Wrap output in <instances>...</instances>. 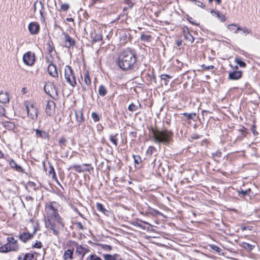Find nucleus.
Instances as JSON below:
<instances>
[{
  "label": "nucleus",
  "instance_id": "nucleus-1",
  "mask_svg": "<svg viewBox=\"0 0 260 260\" xmlns=\"http://www.w3.org/2000/svg\"><path fill=\"white\" fill-rule=\"evenodd\" d=\"M136 61V56L131 50H124L119 55L118 65L122 70L130 69Z\"/></svg>",
  "mask_w": 260,
  "mask_h": 260
},
{
  "label": "nucleus",
  "instance_id": "nucleus-2",
  "mask_svg": "<svg viewBox=\"0 0 260 260\" xmlns=\"http://www.w3.org/2000/svg\"><path fill=\"white\" fill-rule=\"evenodd\" d=\"M173 133L167 129H152V140L154 143L167 145L172 140Z\"/></svg>",
  "mask_w": 260,
  "mask_h": 260
},
{
  "label": "nucleus",
  "instance_id": "nucleus-3",
  "mask_svg": "<svg viewBox=\"0 0 260 260\" xmlns=\"http://www.w3.org/2000/svg\"><path fill=\"white\" fill-rule=\"evenodd\" d=\"M46 226L53 231L55 235H58L59 229L63 227L60 217L54 218H51L45 223Z\"/></svg>",
  "mask_w": 260,
  "mask_h": 260
},
{
  "label": "nucleus",
  "instance_id": "nucleus-4",
  "mask_svg": "<svg viewBox=\"0 0 260 260\" xmlns=\"http://www.w3.org/2000/svg\"><path fill=\"white\" fill-rule=\"evenodd\" d=\"M24 104L28 116L32 120L37 119L38 117V110L34 103L31 101H25Z\"/></svg>",
  "mask_w": 260,
  "mask_h": 260
},
{
  "label": "nucleus",
  "instance_id": "nucleus-5",
  "mask_svg": "<svg viewBox=\"0 0 260 260\" xmlns=\"http://www.w3.org/2000/svg\"><path fill=\"white\" fill-rule=\"evenodd\" d=\"M64 74L67 81L72 86L74 87L76 84V81L73 71L70 66H66L64 67Z\"/></svg>",
  "mask_w": 260,
  "mask_h": 260
},
{
  "label": "nucleus",
  "instance_id": "nucleus-6",
  "mask_svg": "<svg viewBox=\"0 0 260 260\" xmlns=\"http://www.w3.org/2000/svg\"><path fill=\"white\" fill-rule=\"evenodd\" d=\"M45 211L48 219L47 220L60 217L58 214L57 209H56L54 206V203L46 206Z\"/></svg>",
  "mask_w": 260,
  "mask_h": 260
},
{
  "label": "nucleus",
  "instance_id": "nucleus-7",
  "mask_svg": "<svg viewBox=\"0 0 260 260\" xmlns=\"http://www.w3.org/2000/svg\"><path fill=\"white\" fill-rule=\"evenodd\" d=\"M18 246L17 242L14 243H7L5 245L0 247V252H7L10 251H16L18 249Z\"/></svg>",
  "mask_w": 260,
  "mask_h": 260
},
{
  "label": "nucleus",
  "instance_id": "nucleus-8",
  "mask_svg": "<svg viewBox=\"0 0 260 260\" xmlns=\"http://www.w3.org/2000/svg\"><path fill=\"white\" fill-rule=\"evenodd\" d=\"M23 60L25 64L28 66H32L35 61V56L34 53L31 52H27L24 54Z\"/></svg>",
  "mask_w": 260,
  "mask_h": 260
},
{
  "label": "nucleus",
  "instance_id": "nucleus-9",
  "mask_svg": "<svg viewBox=\"0 0 260 260\" xmlns=\"http://www.w3.org/2000/svg\"><path fill=\"white\" fill-rule=\"evenodd\" d=\"M55 103L52 101H48L46 106V113L49 116H52L55 112Z\"/></svg>",
  "mask_w": 260,
  "mask_h": 260
},
{
  "label": "nucleus",
  "instance_id": "nucleus-10",
  "mask_svg": "<svg viewBox=\"0 0 260 260\" xmlns=\"http://www.w3.org/2000/svg\"><path fill=\"white\" fill-rule=\"evenodd\" d=\"M104 260H123L121 256L118 253L107 254L102 255Z\"/></svg>",
  "mask_w": 260,
  "mask_h": 260
},
{
  "label": "nucleus",
  "instance_id": "nucleus-11",
  "mask_svg": "<svg viewBox=\"0 0 260 260\" xmlns=\"http://www.w3.org/2000/svg\"><path fill=\"white\" fill-rule=\"evenodd\" d=\"M40 26L39 24L35 22H32L29 23L28 25V29L30 33L32 35L37 34L39 31Z\"/></svg>",
  "mask_w": 260,
  "mask_h": 260
},
{
  "label": "nucleus",
  "instance_id": "nucleus-12",
  "mask_svg": "<svg viewBox=\"0 0 260 260\" xmlns=\"http://www.w3.org/2000/svg\"><path fill=\"white\" fill-rule=\"evenodd\" d=\"M63 40L64 46L66 47L69 48L71 46H74L75 44L74 40L66 34H64Z\"/></svg>",
  "mask_w": 260,
  "mask_h": 260
},
{
  "label": "nucleus",
  "instance_id": "nucleus-13",
  "mask_svg": "<svg viewBox=\"0 0 260 260\" xmlns=\"http://www.w3.org/2000/svg\"><path fill=\"white\" fill-rule=\"evenodd\" d=\"M36 232V230H34L32 234H30L29 233H23L19 235V238L21 241L25 242L32 238Z\"/></svg>",
  "mask_w": 260,
  "mask_h": 260
},
{
  "label": "nucleus",
  "instance_id": "nucleus-14",
  "mask_svg": "<svg viewBox=\"0 0 260 260\" xmlns=\"http://www.w3.org/2000/svg\"><path fill=\"white\" fill-rule=\"evenodd\" d=\"M48 72L50 75L53 77H58V73L56 66L53 64H50L48 67Z\"/></svg>",
  "mask_w": 260,
  "mask_h": 260
},
{
  "label": "nucleus",
  "instance_id": "nucleus-15",
  "mask_svg": "<svg viewBox=\"0 0 260 260\" xmlns=\"http://www.w3.org/2000/svg\"><path fill=\"white\" fill-rule=\"evenodd\" d=\"M51 85L49 84L45 85L44 86L45 91L51 96L53 95H57V91L54 87L51 89V91L49 89V87H51Z\"/></svg>",
  "mask_w": 260,
  "mask_h": 260
},
{
  "label": "nucleus",
  "instance_id": "nucleus-16",
  "mask_svg": "<svg viewBox=\"0 0 260 260\" xmlns=\"http://www.w3.org/2000/svg\"><path fill=\"white\" fill-rule=\"evenodd\" d=\"M242 72L241 71H234L229 74V78L232 80H237L241 78Z\"/></svg>",
  "mask_w": 260,
  "mask_h": 260
},
{
  "label": "nucleus",
  "instance_id": "nucleus-17",
  "mask_svg": "<svg viewBox=\"0 0 260 260\" xmlns=\"http://www.w3.org/2000/svg\"><path fill=\"white\" fill-rule=\"evenodd\" d=\"M88 251V250L83 247V246L81 245H77L76 246V252L78 253L79 254H81L82 255V257H83V256L87 253Z\"/></svg>",
  "mask_w": 260,
  "mask_h": 260
},
{
  "label": "nucleus",
  "instance_id": "nucleus-18",
  "mask_svg": "<svg viewBox=\"0 0 260 260\" xmlns=\"http://www.w3.org/2000/svg\"><path fill=\"white\" fill-rule=\"evenodd\" d=\"M36 134L37 137H40L43 139L48 138L49 137L48 134L44 131H40L39 129H35Z\"/></svg>",
  "mask_w": 260,
  "mask_h": 260
},
{
  "label": "nucleus",
  "instance_id": "nucleus-19",
  "mask_svg": "<svg viewBox=\"0 0 260 260\" xmlns=\"http://www.w3.org/2000/svg\"><path fill=\"white\" fill-rule=\"evenodd\" d=\"M73 249H68L64 251V253L63 255V259L64 260H67L68 258H69L70 260L72 259L73 258Z\"/></svg>",
  "mask_w": 260,
  "mask_h": 260
},
{
  "label": "nucleus",
  "instance_id": "nucleus-20",
  "mask_svg": "<svg viewBox=\"0 0 260 260\" xmlns=\"http://www.w3.org/2000/svg\"><path fill=\"white\" fill-rule=\"evenodd\" d=\"M0 102L4 104L9 102V97L7 93L1 92L0 93Z\"/></svg>",
  "mask_w": 260,
  "mask_h": 260
},
{
  "label": "nucleus",
  "instance_id": "nucleus-21",
  "mask_svg": "<svg viewBox=\"0 0 260 260\" xmlns=\"http://www.w3.org/2000/svg\"><path fill=\"white\" fill-rule=\"evenodd\" d=\"M9 164L11 168L15 169L16 170L19 172L23 171L22 168L20 166L18 165L14 160H11Z\"/></svg>",
  "mask_w": 260,
  "mask_h": 260
},
{
  "label": "nucleus",
  "instance_id": "nucleus-22",
  "mask_svg": "<svg viewBox=\"0 0 260 260\" xmlns=\"http://www.w3.org/2000/svg\"><path fill=\"white\" fill-rule=\"evenodd\" d=\"M75 114L76 116V120L79 122H81L83 121V115L81 111H75Z\"/></svg>",
  "mask_w": 260,
  "mask_h": 260
},
{
  "label": "nucleus",
  "instance_id": "nucleus-23",
  "mask_svg": "<svg viewBox=\"0 0 260 260\" xmlns=\"http://www.w3.org/2000/svg\"><path fill=\"white\" fill-rule=\"evenodd\" d=\"M228 28L231 31H233L235 33H237V31L239 30L242 29L241 28L238 27L236 24H232L229 25L228 26Z\"/></svg>",
  "mask_w": 260,
  "mask_h": 260
},
{
  "label": "nucleus",
  "instance_id": "nucleus-24",
  "mask_svg": "<svg viewBox=\"0 0 260 260\" xmlns=\"http://www.w3.org/2000/svg\"><path fill=\"white\" fill-rule=\"evenodd\" d=\"M141 105L139 103L136 104L132 103L130 104L128 107V109L129 111L134 112L136 111L139 107H140Z\"/></svg>",
  "mask_w": 260,
  "mask_h": 260
},
{
  "label": "nucleus",
  "instance_id": "nucleus-25",
  "mask_svg": "<svg viewBox=\"0 0 260 260\" xmlns=\"http://www.w3.org/2000/svg\"><path fill=\"white\" fill-rule=\"evenodd\" d=\"M98 92L100 95L105 96L107 92V90L104 86L101 85L99 88Z\"/></svg>",
  "mask_w": 260,
  "mask_h": 260
},
{
  "label": "nucleus",
  "instance_id": "nucleus-26",
  "mask_svg": "<svg viewBox=\"0 0 260 260\" xmlns=\"http://www.w3.org/2000/svg\"><path fill=\"white\" fill-rule=\"evenodd\" d=\"M84 82L87 86L90 84L91 81L88 72H86L84 76Z\"/></svg>",
  "mask_w": 260,
  "mask_h": 260
},
{
  "label": "nucleus",
  "instance_id": "nucleus-27",
  "mask_svg": "<svg viewBox=\"0 0 260 260\" xmlns=\"http://www.w3.org/2000/svg\"><path fill=\"white\" fill-rule=\"evenodd\" d=\"M141 39L144 41L150 42L151 40V37L148 35L142 34L141 36Z\"/></svg>",
  "mask_w": 260,
  "mask_h": 260
},
{
  "label": "nucleus",
  "instance_id": "nucleus-28",
  "mask_svg": "<svg viewBox=\"0 0 260 260\" xmlns=\"http://www.w3.org/2000/svg\"><path fill=\"white\" fill-rule=\"evenodd\" d=\"M242 247L244 248L247 249L248 250H251L253 249L254 246H252V245L249 243L243 242L242 243Z\"/></svg>",
  "mask_w": 260,
  "mask_h": 260
},
{
  "label": "nucleus",
  "instance_id": "nucleus-29",
  "mask_svg": "<svg viewBox=\"0 0 260 260\" xmlns=\"http://www.w3.org/2000/svg\"><path fill=\"white\" fill-rule=\"evenodd\" d=\"M235 61L241 67H245L246 63L242 61L239 58L236 57L235 58Z\"/></svg>",
  "mask_w": 260,
  "mask_h": 260
},
{
  "label": "nucleus",
  "instance_id": "nucleus-30",
  "mask_svg": "<svg viewBox=\"0 0 260 260\" xmlns=\"http://www.w3.org/2000/svg\"><path fill=\"white\" fill-rule=\"evenodd\" d=\"M183 115H184L188 119H192L196 116V114L195 113H184Z\"/></svg>",
  "mask_w": 260,
  "mask_h": 260
},
{
  "label": "nucleus",
  "instance_id": "nucleus-31",
  "mask_svg": "<svg viewBox=\"0 0 260 260\" xmlns=\"http://www.w3.org/2000/svg\"><path fill=\"white\" fill-rule=\"evenodd\" d=\"M171 77L168 75H162L161 76V81H164V83L165 85L167 84V81L168 79H170Z\"/></svg>",
  "mask_w": 260,
  "mask_h": 260
},
{
  "label": "nucleus",
  "instance_id": "nucleus-32",
  "mask_svg": "<svg viewBox=\"0 0 260 260\" xmlns=\"http://www.w3.org/2000/svg\"><path fill=\"white\" fill-rule=\"evenodd\" d=\"M184 37L185 39L188 41L189 43H192L193 42L194 40L193 38L189 32H187V34H185Z\"/></svg>",
  "mask_w": 260,
  "mask_h": 260
},
{
  "label": "nucleus",
  "instance_id": "nucleus-33",
  "mask_svg": "<svg viewBox=\"0 0 260 260\" xmlns=\"http://www.w3.org/2000/svg\"><path fill=\"white\" fill-rule=\"evenodd\" d=\"M96 208L99 211L104 214H105V212L107 211L103 207V205L100 203L96 204Z\"/></svg>",
  "mask_w": 260,
  "mask_h": 260
},
{
  "label": "nucleus",
  "instance_id": "nucleus-34",
  "mask_svg": "<svg viewBox=\"0 0 260 260\" xmlns=\"http://www.w3.org/2000/svg\"><path fill=\"white\" fill-rule=\"evenodd\" d=\"M25 260H32L34 257V254L31 253H26L24 255Z\"/></svg>",
  "mask_w": 260,
  "mask_h": 260
},
{
  "label": "nucleus",
  "instance_id": "nucleus-35",
  "mask_svg": "<svg viewBox=\"0 0 260 260\" xmlns=\"http://www.w3.org/2000/svg\"><path fill=\"white\" fill-rule=\"evenodd\" d=\"M91 117L93 119L94 121L96 122L100 120L99 116L95 112H92L91 114Z\"/></svg>",
  "mask_w": 260,
  "mask_h": 260
},
{
  "label": "nucleus",
  "instance_id": "nucleus-36",
  "mask_svg": "<svg viewBox=\"0 0 260 260\" xmlns=\"http://www.w3.org/2000/svg\"><path fill=\"white\" fill-rule=\"evenodd\" d=\"M116 136H110V140L113 143V144L116 146L117 145V139L116 138Z\"/></svg>",
  "mask_w": 260,
  "mask_h": 260
},
{
  "label": "nucleus",
  "instance_id": "nucleus-37",
  "mask_svg": "<svg viewBox=\"0 0 260 260\" xmlns=\"http://www.w3.org/2000/svg\"><path fill=\"white\" fill-rule=\"evenodd\" d=\"M102 37L100 34L95 35V36L93 38V40L94 42H97L102 40Z\"/></svg>",
  "mask_w": 260,
  "mask_h": 260
},
{
  "label": "nucleus",
  "instance_id": "nucleus-38",
  "mask_svg": "<svg viewBox=\"0 0 260 260\" xmlns=\"http://www.w3.org/2000/svg\"><path fill=\"white\" fill-rule=\"evenodd\" d=\"M89 259V260H102L99 256L95 254L91 255Z\"/></svg>",
  "mask_w": 260,
  "mask_h": 260
},
{
  "label": "nucleus",
  "instance_id": "nucleus-39",
  "mask_svg": "<svg viewBox=\"0 0 260 260\" xmlns=\"http://www.w3.org/2000/svg\"><path fill=\"white\" fill-rule=\"evenodd\" d=\"M66 139L65 138L62 137L59 139L58 142L61 148H62V145L66 143Z\"/></svg>",
  "mask_w": 260,
  "mask_h": 260
},
{
  "label": "nucleus",
  "instance_id": "nucleus-40",
  "mask_svg": "<svg viewBox=\"0 0 260 260\" xmlns=\"http://www.w3.org/2000/svg\"><path fill=\"white\" fill-rule=\"evenodd\" d=\"M135 162L139 164L141 162V158L139 156H134Z\"/></svg>",
  "mask_w": 260,
  "mask_h": 260
},
{
  "label": "nucleus",
  "instance_id": "nucleus-41",
  "mask_svg": "<svg viewBox=\"0 0 260 260\" xmlns=\"http://www.w3.org/2000/svg\"><path fill=\"white\" fill-rule=\"evenodd\" d=\"M69 6L68 4H63L61 5V8L62 10L66 11L68 10Z\"/></svg>",
  "mask_w": 260,
  "mask_h": 260
},
{
  "label": "nucleus",
  "instance_id": "nucleus-42",
  "mask_svg": "<svg viewBox=\"0 0 260 260\" xmlns=\"http://www.w3.org/2000/svg\"><path fill=\"white\" fill-rule=\"evenodd\" d=\"M202 67L203 68V69H205V70H211V69H213L214 67L213 66H206L204 64H203L202 66Z\"/></svg>",
  "mask_w": 260,
  "mask_h": 260
},
{
  "label": "nucleus",
  "instance_id": "nucleus-43",
  "mask_svg": "<svg viewBox=\"0 0 260 260\" xmlns=\"http://www.w3.org/2000/svg\"><path fill=\"white\" fill-rule=\"evenodd\" d=\"M42 246V243L40 241H37L34 245V247L40 248Z\"/></svg>",
  "mask_w": 260,
  "mask_h": 260
},
{
  "label": "nucleus",
  "instance_id": "nucleus-44",
  "mask_svg": "<svg viewBox=\"0 0 260 260\" xmlns=\"http://www.w3.org/2000/svg\"><path fill=\"white\" fill-rule=\"evenodd\" d=\"M103 248L106 251H110L112 249V247L109 245H104L103 246Z\"/></svg>",
  "mask_w": 260,
  "mask_h": 260
},
{
  "label": "nucleus",
  "instance_id": "nucleus-45",
  "mask_svg": "<svg viewBox=\"0 0 260 260\" xmlns=\"http://www.w3.org/2000/svg\"><path fill=\"white\" fill-rule=\"evenodd\" d=\"M218 18L221 22H224L225 20V16L222 14H220L219 16L218 17Z\"/></svg>",
  "mask_w": 260,
  "mask_h": 260
},
{
  "label": "nucleus",
  "instance_id": "nucleus-46",
  "mask_svg": "<svg viewBox=\"0 0 260 260\" xmlns=\"http://www.w3.org/2000/svg\"><path fill=\"white\" fill-rule=\"evenodd\" d=\"M211 248L213 250H215L218 252H220V251H221V249L220 248H219V247H218L217 246H214V245H212L211 246Z\"/></svg>",
  "mask_w": 260,
  "mask_h": 260
},
{
  "label": "nucleus",
  "instance_id": "nucleus-47",
  "mask_svg": "<svg viewBox=\"0 0 260 260\" xmlns=\"http://www.w3.org/2000/svg\"><path fill=\"white\" fill-rule=\"evenodd\" d=\"M38 5H40L41 7H42V3L41 2H36L34 3V10L36 11V6Z\"/></svg>",
  "mask_w": 260,
  "mask_h": 260
},
{
  "label": "nucleus",
  "instance_id": "nucleus-48",
  "mask_svg": "<svg viewBox=\"0 0 260 260\" xmlns=\"http://www.w3.org/2000/svg\"><path fill=\"white\" fill-rule=\"evenodd\" d=\"M76 226L78 229L80 230H83V226L80 222H77L76 223Z\"/></svg>",
  "mask_w": 260,
  "mask_h": 260
},
{
  "label": "nucleus",
  "instance_id": "nucleus-49",
  "mask_svg": "<svg viewBox=\"0 0 260 260\" xmlns=\"http://www.w3.org/2000/svg\"><path fill=\"white\" fill-rule=\"evenodd\" d=\"M8 243H14L17 242L16 240H15L14 238L13 237H8L7 238Z\"/></svg>",
  "mask_w": 260,
  "mask_h": 260
},
{
  "label": "nucleus",
  "instance_id": "nucleus-50",
  "mask_svg": "<svg viewBox=\"0 0 260 260\" xmlns=\"http://www.w3.org/2000/svg\"><path fill=\"white\" fill-rule=\"evenodd\" d=\"M5 126H7L9 128L12 129L14 127V125L12 123H7L5 124Z\"/></svg>",
  "mask_w": 260,
  "mask_h": 260
},
{
  "label": "nucleus",
  "instance_id": "nucleus-51",
  "mask_svg": "<svg viewBox=\"0 0 260 260\" xmlns=\"http://www.w3.org/2000/svg\"><path fill=\"white\" fill-rule=\"evenodd\" d=\"M211 12V13L214 14L215 15V16L216 17H217V18L220 15V13H219V12H215L213 10H212Z\"/></svg>",
  "mask_w": 260,
  "mask_h": 260
},
{
  "label": "nucleus",
  "instance_id": "nucleus-52",
  "mask_svg": "<svg viewBox=\"0 0 260 260\" xmlns=\"http://www.w3.org/2000/svg\"><path fill=\"white\" fill-rule=\"evenodd\" d=\"M24 254H22L21 255H20L18 257V260H25V257H24Z\"/></svg>",
  "mask_w": 260,
  "mask_h": 260
},
{
  "label": "nucleus",
  "instance_id": "nucleus-53",
  "mask_svg": "<svg viewBox=\"0 0 260 260\" xmlns=\"http://www.w3.org/2000/svg\"><path fill=\"white\" fill-rule=\"evenodd\" d=\"M248 190L243 191L241 190V191H239V193L242 194L243 196H245L247 193Z\"/></svg>",
  "mask_w": 260,
  "mask_h": 260
},
{
  "label": "nucleus",
  "instance_id": "nucleus-54",
  "mask_svg": "<svg viewBox=\"0 0 260 260\" xmlns=\"http://www.w3.org/2000/svg\"><path fill=\"white\" fill-rule=\"evenodd\" d=\"M241 30L243 31V33H249V31L246 28H242Z\"/></svg>",
  "mask_w": 260,
  "mask_h": 260
},
{
  "label": "nucleus",
  "instance_id": "nucleus-55",
  "mask_svg": "<svg viewBox=\"0 0 260 260\" xmlns=\"http://www.w3.org/2000/svg\"><path fill=\"white\" fill-rule=\"evenodd\" d=\"M155 149L154 147H150L149 150L150 151L151 153H152L153 151Z\"/></svg>",
  "mask_w": 260,
  "mask_h": 260
},
{
  "label": "nucleus",
  "instance_id": "nucleus-56",
  "mask_svg": "<svg viewBox=\"0 0 260 260\" xmlns=\"http://www.w3.org/2000/svg\"><path fill=\"white\" fill-rule=\"evenodd\" d=\"M52 172H53V177H54L55 176V174L54 170L53 168H51V170L50 171V173H51Z\"/></svg>",
  "mask_w": 260,
  "mask_h": 260
},
{
  "label": "nucleus",
  "instance_id": "nucleus-57",
  "mask_svg": "<svg viewBox=\"0 0 260 260\" xmlns=\"http://www.w3.org/2000/svg\"><path fill=\"white\" fill-rule=\"evenodd\" d=\"M212 1V0H209V1L210 2H211ZM215 1L216 2V3H217L218 4H220V0H215Z\"/></svg>",
  "mask_w": 260,
  "mask_h": 260
},
{
  "label": "nucleus",
  "instance_id": "nucleus-58",
  "mask_svg": "<svg viewBox=\"0 0 260 260\" xmlns=\"http://www.w3.org/2000/svg\"><path fill=\"white\" fill-rule=\"evenodd\" d=\"M25 90H26L25 88H23L22 89V90H21V91H22L23 93H25L26 92Z\"/></svg>",
  "mask_w": 260,
  "mask_h": 260
},
{
  "label": "nucleus",
  "instance_id": "nucleus-59",
  "mask_svg": "<svg viewBox=\"0 0 260 260\" xmlns=\"http://www.w3.org/2000/svg\"><path fill=\"white\" fill-rule=\"evenodd\" d=\"M67 20L69 21H73V19L71 18H68L67 19Z\"/></svg>",
  "mask_w": 260,
  "mask_h": 260
},
{
  "label": "nucleus",
  "instance_id": "nucleus-60",
  "mask_svg": "<svg viewBox=\"0 0 260 260\" xmlns=\"http://www.w3.org/2000/svg\"><path fill=\"white\" fill-rule=\"evenodd\" d=\"M246 229H247V228H246L245 226L242 227V228H241V229H242V231H244V230H246Z\"/></svg>",
  "mask_w": 260,
  "mask_h": 260
},
{
  "label": "nucleus",
  "instance_id": "nucleus-61",
  "mask_svg": "<svg viewBox=\"0 0 260 260\" xmlns=\"http://www.w3.org/2000/svg\"><path fill=\"white\" fill-rule=\"evenodd\" d=\"M200 6H201L202 7H204V5L202 3H201V5H200Z\"/></svg>",
  "mask_w": 260,
  "mask_h": 260
},
{
  "label": "nucleus",
  "instance_id": "nucleus-62",
  "mask_svg": "<svg viewBox=\"0 0 260 260\" xmlns=\"http://www.w3.org/2000/svg\"><path fill=\"white\" fill-rule=\"evenodd\" d=\"M94 2L98 1V0H92Z\"/></svg>",
  "mask_w": 260,
  "mask_h": 260
}]
</instances>
